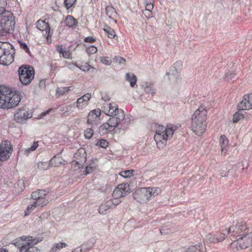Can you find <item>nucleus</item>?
Segmentation results:
<instances>
[{"label": "nucleus", "instance_id": "f257e3e1", "mask_svg": "<svg viewBox=\"0 0 252 252\" xmlns=\"http://www.w3.org/2000/svg\"><path fill=\"white\" fill-rule=\"evenodd\" d=\"M21 98L20 93L10 88L0 86V108L9 109L16 106Z\"/></svg>", "mask_w": 252, "mask_h": 252}, {"label": "nucleus", "instance_id": "f03ea898", "mask_svg": "<svg viewBox=\"0 0 252 252\" xmlns=\"http://www.w3.org/2000/svg\"><path fill=\"white\" fill-rule=\"evenodd\" d=\"M13 46L7 42H0V64L8 65L14 61Z\"/></svg>", "mask_w": 252, "mask_h": 252}, {"label": "nucleus", "instance_id": "7ed1b4c3", "mask_svg": "<svg viewBox=\"0 0 252 252\" xmlns=\"http://www.w3.org/2000/svg\"><path fill=\"white\" fill-rule=\"evenodd\" d=\"M15 25L14 17L9 11L0 15V35L6 36L14 29Z\"/></svg>", "mask_w": 252, "mask_h": 252}, {"label": "nucleus", "instance_id": "20e7f679", "mask_svg": "<svg viewBox=\"0 0 252 252\" xmlns=\"http://www.w3.org/2000/svg\"><path fill=\"white\" fill-rule=\"evenodd\" d=\"M158 127L156 130L154 139L159 147H163L166 144L167 140L172 137L174 133V130L176 129L177 127Z\"/></svg>", "mask_w": 252, "mask_h": 252}, {"label": "nucleus", "instance_id": "39448f33", "mask_svg": "<svg viewBox=\"0 0 252 252\" xmlns=\"http://www.w3.org/2000/svg\"><path fill=\"white\" fill-rule=\"evenodd\" d=\"M208 114L207 107L201 104L194 112L191 117L192 126H206Z\"/></svg>", "mask_w": 252, "mask_h": 252}, {"label": "nucleus", "instance_id": "423d86ee", "mask_svg": "<svg viewBox=\"0 0 252 252\" xmlns=\"http://www.w3.org/2000/svg\"><path fill=\"white\" fill-rule=\"evenodd\" d=\"M19 78L23 85H28L34 77V70L32 67L22 65L18 69Z\"/></svg>", "mask_w": 252, "mask_h": 252}, {"label": "nucleus", "instance_id": "0eeeda50", "mask_svg": "<svg viewBox=\"0 0 252 252\" xmlns=\"http://www.w3.org/2000/svg\"><path fill=\"white\" fill-rule=\"evenodd\" d=\"M223 231L226 235L230 234L232 237L242 236L248 232L245 223L242 220H238L235 225L226 228Z\"/></svg>", "mask_w": 252, "mask_h": 252}, {"label": "nucleus", "instance_id": "6e6552de", "mask_svg": "<svg viewBox=\"0 0 252 252\" xmlns=\"http://www.w3.org/2000/svg\"><path fill=\"white\" fill-rule=\"evenodd\" d=\"M22 239L24 240L25 242L19 248L20 252H40V250L33 246L36 245L41 240L33 239L32 236L22 237Z\"/></svg>", "mask_w": 252, "mask_h": 252}, {"label": "nucleus", "instance_id": "1a4fd4ad", "mask_svg": "<svg viewBox=\"0 0 252 252\" xmlns=\"http://www.w3.org/2000/svg\"><path fill=\"white\" fill-rule=\"evenodd\" d=\"M237 240H234L231 243V247L237 250L245 249L252 246V234H245Z\"/></svg>", "mask_w": 252, "mask_h": 252}, {"label": "nucleus", "instance_id": "9d476101", "mask_svg": "<svg viewBox=\"0 0 252 252\" xmlns=\"http://www.w3.org/2000/svg\"><path fill=\"white\" fill-rule=\"evenodd\" d=\"M48 192L43 189H38L35 191H33L31 194V198L36 203L38 207H42L46 206L49 201L46 198Z\"/></svg>", "mask_w": 252, "mask_h": 252}, {"label": "nucleus", "instance_id": "9b49d317", "mask_svg": "<svg viewBox=\"0 0 252 252\" xmlns=\"http://www.w3.org/2000/svg\"><path fill=\"white\" fill-rule=\"evenodd\" d=\"M13 151L11 142L8 140L2 141L0 144V161L7 160Z\"/></svg>", "mask_w": 252, "mask_h": 252}, {"label": "nucleus", "instance_id": "f8f14e48", "mask_svg": "<svg viewBox=\"0 0 252 252\" xmlns=\"http://www.w3.org/2000/svg\"><path fill=\"white\" fill-rule=\"evenodd\" d=\"M221 231V232H217L215 234L211 233L208 234L206 236L204 242L206 244H210L222 241L225 239L226 233H224L223 230Z\"/></svg>", "mask_w": 252, "mask_h": 252}, {"label": "nucleus", "instance_id": "ddd939ff", "mask_svg": "<svg viewBox=\"0 0 252 252\" xmlns=\"http://www.w3.org/2000/svg\"><path fill=\"white\" fill-rule=\"evenodd\" d=\"M146 188H140L132 193L133 198L140 203H144L149 201L148 194Z\"/></svg>", "mask_w": 252, "mask_h": 252}, {"label": "nucleus", "instance_id": "4468645a", "mask_svg": "<svg viewBox=\"0 0 252 252\" xmlns=\"http://www.w3.org/2000/svg\"><path fill=\"white\" fill-rule=\"evenodd\" d=\"M32 117V114L25 109H20L14 115V119L19 124L24 123L28 119Z\"/></svg>", "mask_w": 252, "mask_h": 252}, {"label": "nucleus", "instance_id": "2eb2a0df", "mask_svg": "<svg viewBox=\"0 0 252 252\" xmlns=\"http://www.w3.org/2000/svg\"><path fill=\"white\" fill-rule=\"evenodd\" d=\"M103 111L109 116H115L118 115L121 110L118 109L117 105L115 103L105 104L103 105Z\"/></svg>", "mask_w": 252, "mask_h": 252}, {"label": "nucleus", "instance_id": "dca6fc26", "mask_svg": "<svg viewBox=\"0 0 252 252\" xmlns=\"http://www.w3.org/2000/svg\"><path fill=\"white\" fill-rule=\"evenodd\" d=\"M74 158L76 160H74L75 164L78 165V168H81L87 159V154L84 149L81 148L75 154Z\"/></svg>", "mask_w": 252, "mask_h": 252}, {"label": "nucleus", "instance_id": "f3484780", "mask_svg": "<svg viewBox=\"0 0 252 252\" xmlns=\"http://www.w3.org/2000/svg\"><path fill=\"white\" fill-rule=\"evenodd\" d=\"M100 114L101 111L99 109L90 111L88 116L87 124L92 126L98 125Z\"/></svg>", "mask_w": 252, "mask_h": 252}, {"label": "nucleus", "instance_id": "a211bd4d", "mask_svg": "<svg viewBox=\"0 0 252 252\" xmlns=\"http://www.w3.org/2000/svg\"><path fill=\"white\" fill-rule=\"evenodd\" d=\"M251 94H246L243 99L238 104V108L240 110H248L252 108V99L250 98Z\"/></svg>", "mask_w": 252, "mask_h": 252}, {"label": "nucleus", "instance_id": "6ab92c4d", "mask_svg": "<svg viewBox=\"0 0 252 252\" xmlns=\"http://www.w3.org/2000/svg\"><path fill=\"white\" fill-rule=\"evenodd\" d=\"M36 27L38 29L43 32V35L46 36L47 39H48L49 37H51V35L49 34L50 28L48 23L39 20L36 23Z\"/></svg>", "mask_w": 252, "mask_h": 252}, {"label": "nucleus", "instance_id": "aec40b11", "mask_svg": "<svg viewBox=\"0 0 252 252\" xmlns=\"http://www.w3.org/2000/svg\"><path fill=\"white\" fill-rule=\"evenodd\" d=\"M125 114L123 111L121 110V112L115 116H112L107 122L108 126H118L121 122L125 119Z\"/></svg>", "mask_w": 252, "mask_h": 252}, {"label": "nucleus", "instance_id": "412c9836", "mask_svg": "<svg viewBox=\"0 0 252 252\" xmlns=\"http://www.w3.org/2000/svg\"><path fill=\"white\" fill-rule=\"evenodd\" d=\"M110 209H112V204L109 200L104 203L101 204L98 210L99 213L100 214L105 215L107 213L108 211Z\"/></svg>", "mask_w": 252, "mask_h": 252}, {"label": "nucleus", "instance_id": "4be33fe9", "mask_svg": "<svg viewBox=\"0 0 252 252\" xmlns=\"http://www.w3.org/2000/svg\"><path fill=\"white\" fill-rule=\"evenodd\" d=\"M106 14L110 19L113 20L116 23L115 18L117 16V13L112 6H108L106 7Z\"/></svg>", "mask_w": 252, "mask_h": 252}, {"label": "nucleus", "instance_id": "5701e85b", "mask_svg": "<svg viewBox=\"0 0 252 252\" xmlns=\"http://www.w3.org/2000/svg\"><path fill=\"white\" fill-rule=\"evenodd\" d=\"M117 187L119 190H121V192L124 193V197L127 195L130 192L129 185L128 183H124L121 184L119 185Z\"/></svg>", "mask_w": 252, "mask_h": 252}, {"label": "nucleus", "instance_id": "b1692460", "mask_svg": "<svg viewBox=\"0 0 252 252\" xmlns=\"http://www.w3.org/2000/svg\"><path fill=\"white\" fill-rule=\"evenodd\" d=\"M126 80L130 83V86L133 87L137 82V78L133 73H127L126 75Z\"/></svg>", "mask_w": 252, "mask_h": 252}, {"label": "nucleus", "instance_id": "393cba45", "mask_svg": "<svg viewBox=\"0 0 252 252\" xmlns=\"http://www.w3.org/2000/svg\"><path fill=\"white\" fill-rule=\"evenodd\" d=\"M147 190V194H148L149 199H151L152 196H156L160 192V189L158 188H146Z\"/></svg>", "mask_w": 252, "mask_h": 252}, {"label": "nucleus", "instance_id": "a878e982", "mask_svg": "<svg viewBox=\"0 0 252 252\" xmlns=\"http://www.w3.org/2000/svg\"><path fill=\"white\" fill-rule=\"evenodd\" d=\"M117 130H120L119 127H99V129L103 133L111 132L113 134L116 133Z\"/></svg>", "mask_w": 252, "mask_h": 252}, {"label": "nucleus", "instance_id": "bb28decb", "mask_svg": "<svg viewBox=\"0 0 252 252\" xmlns=\"http://www.w3.org/2000/svg\"><path fill=\"white\" fill-rule=\"evenodd\" d=\"M221 151L223 152L227 149L228 146V140L224 135H221L220 139Z\"/></svg>", "mask_w": 252, "mask_h": 252}, {"label": "nucleus", "instance_id": "cd10ccee", "mask_svg": "<svg viewBox=\"0 0 252 252\" xmlns=\"http://www.w3.org/2000/svg\"><path fill=\"white\" fill-rule=\"evenodd\" d=\"M37 207H38V206L36 205V203H35L34 200L30 202L25 211V216H27L29 215Z\"/></svg>", "mask_w": 252, "mask_h": 252}, {"label": "nucleus", "instance_id": "c85d7f7f", "mask_svg": "<svg viewBox=\"0 0 252 252\" xmlns=\"http://www.w3.org/2000/svg\"><path fill=\"white\" fill-rule=\"evenodd\" d=\"M64 23L66 26L69 27H72L76 24V21L72 16L68 15L66 17Z\"/></svg>", "mask_w": 252, "mask_h": 252}, {"label": "nucleus", "instance_id": "c756f323", "mask_svg": "<svg viewBox=\"0 0 252 252\" xmlns=\"http://www.w3.org/2000/svg\"><path fill=\"white\" fill-rule=\"evenodd\" d=\"M73 89L72 86L69 87H58L56 90V93L59 95H63L64 94Z\"/></svg>", "mask_w": 252, "mask_h": 252}, {"label": "nucleus", "instance_id": "7c9ffc66", "mask_svg": "<svg viewBox=\"0 0 252 252\" xmlns=\"http://www.w3.org/2000/svg\"><path fill=\"white\" fill-rule=\"evenodd\" d=\"M104 31L107 34V36L109 38H115V37H117V35L116 34L114 30L110 27L107 26L105 27L104 28Z\"/></svg>", "mask_w": 252, "mask_h": 252}, {"label": "nucleus", "instance_id": "2f4dec72", "mask_svg": "<svg viewBox=\"0 0 252 252\" xmlns=\"http://www.w3.org/2000/svg\"><path fill=\"white\" fill-rule=\"evenodd\" d=\"M95 243V240L94 239L92 238L90 239L87 242L84 243L82 245V247L83 248L84 251H86L87 250L90 249L92 247H93L94 244Z\"/></svg>", "mask_w": 252, "mask_h": 252}, {"label": "nucleus", "instance_id": "473e14b6", "mask_svg": "<svg viewBox=\"0 0 252 252\" xmlns=\"http://www.w3.org/2000/svg\"><path fill=\"white\" fill-rule=\"evenodd\" d=\"M62 163L61 159L57 158L56 156H54L52 159L50 160V164L51 166L57 167Z\"/></svg>", "mask_w": 252, "mask_h": 252}, {"label": "nucleus", "instance_id": "72a5a7b5", "mask_svg": "<svg viewBox=\"0 0 252 252\" xmlns=\"http://www.w3.org/2000/svg\"><path fill=\"white\" fill-rule=\"evenodd\" d=\"M191 130L197 135L201 136L205 131V127H190Z\"/></svg>", "mask_w": 252, "mask_h": 252}, {"label": "nucleus", "instance_id": "f704fd0d", "mask_svg": "<svg viewBox=\"0 0 252 252\" xmlns=\"http://www.w3.org/2000/svg\"><path fill=\"white\" fill-rule=\"evenodd\" d=\"M38 146V141H34L32 143V146L24 151V154L27 156L29 155V154L32 151H34L36 149V148Z\"/></svg>", "mask_w": 252, "mask_h": 252}, {"label": "nucleus", "instance_id": "c9c22d12", "mask_svg": "<svg viewBox=\"0 0 252 252\" xmlns=\"http://www.w3.org/2000/svg\"><path fill=\"white\" fill-rule=\"evenodd\" d=\"M133 170H125L121 171L119 175L124 178H129L132 176Z\"/></svg>", "mask_w": 252, "mask_h": 252}, {"label": "nucleus", "instance_id": "e433bc0d", "mask_svg": "<svg viewBox=\"0 0 252 252\" xmlns=\"http://www.w3.org/2000/svg\"><path fill=\"white\" fill-rule=\"evenodd\" d=\"M121 190H119L118 189V187H117L113 192V197L116 199H119L120 198L122 197L123 196L124 193H122V192H121Z\"/></svg>", "mask_w": 252, "mask_h": 252}, {"label": "nucleus", "instance_id": "4c0bfd02", "mask_svg": "<svg viewBox=\"0 0 252 252\" xmlns=\"http://www.w3.org/2000/svg\"><path fill=\"white\" fill-rule=\"evenodd\" d=\"M156 89L153 85H147L144 88V91L148 94H154L156 93Z\"/></svg>", "mask_w": 252, "mask_h": 252}, {"label": "nucleus", "instance_id": "58836bf2", "mask_svg": "<svg viewBox=\"0 0 252 252\" xmlns=\"http://www.w3.org/2000/svg\"><path fill=\"white\" fill-rule=\"evenodd\" d=\"M67 244L63 242L56 243L54 245V247L52 248V250L53 252H54L57 250H60L63 248H65Z\"/></svg>", "mask_w": 252, "mask_h": 252}, {"label": "nucleus", "instance_id": "ea45409f", "mask_svg": "<svg viewBox=\"0 0 252 252\" xmlns=\"http://www.w3.org/2000/svg\"><path fill=\"white\" fill-rule=\"evenodd\" d=\"M94 134V130L92 128H87L84 131V136L86 139H90Z\"/></svg>", "mask_w": 252, "mask_h": 252}, {"label": "nucleus", "instance_id": "a19ab883", "mask_svg": "<svg viewBox=\"0 0 252 252\" xmlns=\"http://www.w3.org/2000/svg\"><path fill=\"white\" fill-rule=\"evenodd\" d=\"M88 104V103L85 102V101L80 97L77 101V106L79 108H82L84 106H86Z\"/></svg>", "mask_w": 252, "mask_h": 252}, {"label": "nucleus", "instance_id": "79ce46f5", "mask_svg": "<svg viewBox=\"0 0 252 252\" xmlns=\"http://www.w3.org/2000/svg\"><path fill=\"white\" fill-rule=\"evenodd\" d=\"M113 61L119 64L125 65L126 63V59L121 57L115 56L113 58Z\"/></svg>", "mask_w": 252, "mask_h": 252}, {"label": "nucleus", "instance_id": "37998d69", "mask_svg": "<svg viewBox=\"0 0 252 252\" xmlns=\"http://www.w3.org/2000/svg\"><path fill=\"white\" fill-rule=\"evenodd\" d=\"M241 118H243V114L241 113L240 111L235 113L233 116V122L235 123L238 122Z\"/></svg>", "mask_w": 252, "mask_h": 252}, {"label": "nucleus", "instance_id": "c03bdc74", "mask_svg": "<svg viewBox=\"0 0 252 252\" xmlns=\"http://www.w3.org/2000/svg\"><path fill=\"white\" fill-rule=\"evenodd\" d=\"M86 51L87 54L91 55L97 52V49L94 46L91 45L86 48Z\"/></svg>", "mask_w": 252, "mask_h": 252}, {"label": "nucleus", "instance_id": "a18cd8bd", "mask_svg": "<svg viewBox=\"0 0 252 252\" xmlns=\"http://www.w3.org/2000/svg\"><path fill=\"white\" fill-rule=\"evenodd\" d=\"M76 67L79 68L80 69L83 71H87L90 70L91 66L88 63H85L84 65H80L79 64H76Z\"/></svg>", "mask_w": 252, "mask_h": 252}, {"label": "nucleus", "instance_id": "49530a36", "mask_svg": "<svg viewBox=\"0 0 252 252\" xmlns=\"http://www.w3.org/2000/svg\"><path fill=\"white\" fill-rule=\"evenodd\" d=\"M76 0H64V4L65 7L68 9L73 5Z\"/></svg>", "mask_w": 252, "mask_h": 252}, {"label": "nucleus", "instance_id": "de8ad7c7", "mask_svg": "<svg viewBox=\"0 0 252 252\" xmlns=\"http://www.w3.org/2000/svg\"><path fill=\"white\" fill-rule=\"evenodd\" d=\"M97 145L102 148H106L108 145V142L106 140L101 139L98 141Z\"/></svg>", "mask_w": 252, "mask_h": 252}, {"label": "nucleus", "instance_id": "09e8293b", "mask_svg": "<svg viewBox=\"0 0 252 252\" xmlns=\"http://www.w3.org/2000/svg\"><path fill=\"white\" fill-rule=\"evenodd\" d=\"M100 61L102 63L106 65H110L111 63V60L108 57H101Z\"/></svg>", "mask_w": 252, "mask_h": 252}, {"label": "nucleus", "instance_id": "8fccbe9b", "mask_svg": "<svg viewBox=\"0 0 252 252\" xmlns=\"http://www.w3.org/2000/svg\"><path fill=\"white\" fill-rule=\"evenodd\" d=\"M95 169V166L90 164L86 167L85 169V175H87L91 173Z\"/></svg>", "mask_w": 252, "mask_h": 252}, {"label": "nucleus", "instance_id": "3c124183", "mask_svg": "<svg viewBox=\"0 0 252 252\" xmlns=\"http://www.w3.org/2000/svg\"><path fill=\"white\" fill-rule=\"evenodd\" d=\"M61 53L64 58L68 59L71 56V53L69 50H64Z\"/></svg>", "mask_w": 252, "mask_h": 252}, {"label": "nucleus", "instance_id": "603ef678", "mask_svg": "<svg viewBox=\"0 0 252 252\" xmlns=\"http://www.w3.org/2000/svg\"><path fill=\"white\" fill-rule=\"evenodd\" d=\"M143 14L147 19H149L152 17V12L150 10L144 9L143 10Z\"/></svg>", "mask_w": 252, "mask_h": 252}, {"label": "nucleus", "instance_id": "864d4df0", "mask_svg": "<svg viewBox=\"0 0 252 252\" xmlns=\"http://www.w3.org/2000/svg\"><path fill=\"white\" fill-rule=\"evenodd\" d=\"M21 49H23L26 53H30V50L28 45L25 43H20V44Z\"/></svg>", "mask_w": 252, "mask_h": 252}, {"label": "nucleus", "instance_id": "5fc2aeb1", "mask_svg": "<svg viewBox=\"0 0 252 252\" xmlns=\"http://www.w3.org/2000/svg\"><path fill=\"white\" fill-rule=\"evenodd\" d=\"M101 98L105 101H108L110 99V97L106 92H103L101 93Z\"/></svg>", "mask_w": 252, "mask_h": 252}, {"label": "nucleus", "instance_id": "6e6d98bb", "mask_svg": "<svg viewBox=\"0 0 252 252\" xmlns=\"http://www.w3.org/2000/svg\"><path fill=\"white\" fill-rule=\"evenodd\" d=\"M46 81L45 80H41L38 83V87L40 89H44L46 87Z\"/></svg>", "mask_w": 252, "mask_h": 252}, {"label": "nucleus", "instance_id": "4d7b16f0", "mask_svg": "<svg viewBox=\"0 0 252 252\" xmlns=\"http://www.w3.org/2000/svg\"><path fill=\"white\" fill-rule=\"evenodd\" d=\"M52 111L51 109H48L47 111L42 112L40 115L37 118V119H40L44 117L47 114H49Z\"/></svg>", "mask_w": 252, "mask_h": 252}, {"label": "nucleus", "instance_id": "13d9d810", "mask_svg": "<svg viewBox=\"0 0 252 252\" xmlns=\"http://www.w3.org/2000/svg\"><path fill=\"white\" fill-rule=\"evenodd\" d=\"M44 164L47 165V163L46 162H38V164H37L38 168L39 169H41V170H45V169H46L47 168L44 166Z\"/></svg>", "mask_w": 252, "mask_h": 252}, {"label": "nucleus", "instance_id": "bf43d9fd", "mask_svg": "<svg viewBox=\"0 0 252 252\" xmlns=\"http://www.w3.org/2000/svg\"><path fill=\"white\" fill-rule=\"evenodd\" d=\"M91 97V95L89 93L86 94L81 96V97L83 98L87 103H88V101L90 99Z\"/></svg>", "mask_w": 252, "mask_h": 252}, {"label": "nucleus", "instance_id": "052dcab7", "mask_svg": "<svg viewBox=\"0 0 252 252\" xmlns=\"http://www.w3.org/2000/svg\"><path fill=\"white\" fill-rule=\"evenodd\" d=\"M154 8V5L151 2L146 3L145 9L152 11Z\"/></svg>", "mask_w": 252, "mask_h": 252}, {"label": "nucleus", "instance_id": "680f3d73", "mask_svg": "<svg viewBox=\"0 0 252 252\" xmlns=\"http://www.w3.org/2000/svg\"><path fill=\"white\" fill-rule=\"evenodd\" d=\"M95 41V39L92 36H88L84 39L85 42L93 43Z\"/></svg>", "mask_w": 252, "mask_h": 252}, {"label": "nucleus", "instance_id": "e2e57ef3", "mask_svg": "<svg viewBox=\"0 0 252 252\" xmlns=\"http://www.w3.org/2000/svg\"><path fill=\"white\" fill-rule=\"evenodd\" d=\"M109 200H110V202H111V203L112 204V208L115 207L116 206H117L118 204H119L121 202V201L116 200H113L110 199Z\"/></svg>", "mask_w": 252, "mask_h": 252}, {"label": "nucleus", "instance_id": "0e129e2a", "mask_svg": "<svg viewBox=\"0 0 252 252\" xmlns=\"http://www.w3.org/2000/svg\"><path fill=\"white\" fill-rule=\"evenodd\" d=\"M235 74L233 73L231 74H229L228 73L225 74L226 78L228 79V80H233L235 78Z\"/></svg>", "mask_w": 252, "mask_h": 252}, {"label": "nucleus", "instance_id": "69168bd1", "mask_svg": "<svg viewBox=\"0 0 252 252\" xmlns=\"http://www.w3.org/2000/svg\"><path fill=\"white\" fill-rule=\"evenodd\" d=\"M84 251L83 248L82 247V245L73 249L71 252H82Z\"/></svg>", "mask_w": 252, "mask_h": 252}, {"label": "nucleus", "instance_id": "338daca9", "mask_svg": "<svg viewBox=\"0 0 252 252\" xmlns=\"http://www.w3.org/2000/svg\"><path fill=\"white\" fill-rule=\"evenodd\" d=\"M160 232L161 235H164L168 233L169 232V231L165 232V229L164 228H162L161 229H160Z\"/></svg>", "mask_w": 252, "mask_h": 252}, {"label": "nucleus", "instance_id": "774afa93", "mask_svg": "<svg viewBox=\"0 0 252 252\" xmlns=\"http://www.w3.org/2000/svg\"><path fill=\"white\" fill-rule=\"evenodd\" d=\"M76 64H77V63H70L68 64V67L70 69H73L75 66H76Z\"/></svg>", "mask_w": 252, "mask_h": 252}]
</instances>
